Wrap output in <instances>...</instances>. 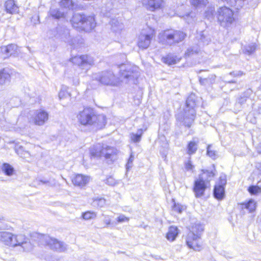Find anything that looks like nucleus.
<instances>
[{
	"label": "nucleus",
	"mask_w": 261,
	"mask_h": 261,
	"mask_svg": "<svg viewBox=\"0 0 261 261\" xmlns=\"http://www.w3.org/2000/svg\"><path fill=\"white\" fill-rule=\"evenodd\" d=\"M119 78L116 77L111 71H105L93 74L92 79L105 85L116 86L119 82L136 84L139 74L138 68L129 64L120 66Z\"/></svg>",
	"instance_id": "obj_1"
},
{
	"label": "nucleus",
	"mask_w": 261,
	"mask_h": 261,
	"mask_svg": "<svg viewBox=\"0 0 261 261\" xmlns=\"http://www.w3.org/2000/svg\"><path fill=\"white\" fill-rule=\"evenodd\" d=\"M78 122L84 126H93L97 129L103 128L106 124V117L104 115H96L93 109L87 108L77 115Z\"/></svg>",
	"instance_id": "obj_2"
},
{
	"label": "nucleus",
	"mask_w": 261,
	"mask_h": 261,
	"mask_svg": "<svg viewBox=\"0 0 261 261\" xmlns=\"http://www.w3.org/2000/svg\"><path fill=\"white\" fill-rule=\"evenodd\" d=\"M196 96L194 94L190 95L186 100V107L183 112L177 115V120L187 127H190L195 117Z\"/></svg>",
	"instance_id": "obj_3"
},
{
	"label": "nucleus",
	"mask_w": 261,
	"mask_h": 261,
	"mask_svg": "<svg viewBox=\"0 0 261 261\" xmlns=\"http://www.w3.org/2000/svg\"><path fill=\"white\" fill-rule=\"evenodd\" d=\"M203 229V226L199 223H195L191 227L186 238V244L190 248L195 251L202 249L201 235Z\"/></svg>",
	"instance_id": "obj_4"
},
{
	"label": "nucleus",
	"mask_w": 261,
	"mask_h": 261,
	"mask_svg": "<svg viewBox=\"0 0 261 261\" xmlns=\"http://www.w3.org/2000/svg\"><path fill=\"white\" fill-rule=\"evenodd\" d=\"M73 27L79 30L90 31L96 26V23L94 16L84 14L75 13L71 20Z\"/></svg>",
	"instance_id": "obj_5"
},
{
	"label": "nucleus",
	"mask_w": 261,
	"mask_h": 261,
	"mask_svg": "<svg viewBox=\"0 0 261 261\" xmlns=\"http://www.w3.org/2000/svg\"><path fill=\"white\" fill-rule=\"evenodd\" d=\"M202 173L194 181L193 191L195 197L199 198L204 195L206 189L210 185V181L214 176L212 171L202 170Z\"/></svg>",
	"instance_id": "obj_6"
},
{
	"label": "nucleus",
	"mask_w": 261,
	"mask_h": 261,
	"mask_svg": "<svg viewBox=\"0 0 261 261\" xmlns=\"http://www.w3.org/2000/svg\"><path fill=\"white\" fill-rule=\"evenodd\" d=\"M36 241L40 242L42 244L48 245L52 249L58 251H64L66 249L65 244L58 240L50 238L47 235L34 233L32 236Z\"/></svg>",
	"instance_id": "obj_7"
},
{
	"label": "nucleus",
	"mask_w": 261,
	"mask_h": 261,
	"mask_svg": "<svg viewBox=\"0 0 261 261\" xmlns=\"http://www.w3.org/2000/svg\"><path fill=\"white\" fill-rule=\"evenodd\" d=\"M185 37L186 34L184 32L178 31H165L159 35L161 42L170 45L182 41Z\"/></svg>",
	"instance_id": "obj_8"
},
{
	"label": "nucleus",
	"mask_w": 261,
	"mask_h": 261,
	"mask_svg": "<svg viewBox=\"0 0 261 261\" xmlns=\"http://www.w3.org/2000/svg\"><path fill=\"white\" fill-rule=\"evenodd\" d=\"M217 18L222 27H230L235 21L234 12L227 7H221L217 11Z\"/></svg>",
	"instance_id": "obj_9"
},
{
	"label": "nucleus",
	"mask_w": 261,
	"mask_h": 261,
	"mask_svg": "<svg viewBox=\"0 0 261 261\" xmlns=\"http://www.w3.org/2000/svg\"><path fill=\"white\" fill-rule=\"evenodd\" d=\"M155 36V31L154 30L148 28L142 31L139 36L138 40V46L140 48H147L151 42V39Z\"/></svg>",
	"instance_id": "obj_10"
},
{
	"label": "nucleus",
	"mask_w": 261,
	"mask_h": 261,
	"mask_svg": "<svg viewBox=\"0 0 261 261\" xmlns=\"http://www.w3.org/2000/svg\"><path fill=\"white\" fill-rule=\"evenodd\" d=\"M23 239L22 234L15 235L9 232L0 231V242L6 245L11 247L17 246L16 243L22 241Z\"/></svg>",
	"instance_id": "obj_11"
},
{
	"label": "nucleus",
	"mask_w": 261,
	"mask_h": 261,
	"mask_svg": "<svg viewBox=\"0 0 261 261\" xmlns=\"http://www.w3.org/2000/svg\"><path fill=\"white\" fill-rule=\"evenodd\" d=\"M118 150L115 147L104 145L102 151V157H104L107 162H113L117 159Z\"/></svg>",
	"instance_id": "obj_12"
},
{
	"label": "nucleus",
	"mask_w": 261,
	"mask_h": 261,
	"mask_svg": "<svg viewBox=\"0 0 261 261\" xmlns=\"http://www.w3.org/2000/svg\"><path fill=\"white\" fill-rule=\"evenodd\" d=\"M57 37L61 41L68 43L69 45L75 47L74 39H71L70 36L69 31L65 28H58Z\"/></svg>",
	"instance_id": "obj_13"
},
{
	"label": "nucleus",
	"mask_w": 261,
	"mask_h": 261,
	"mask_svg": "<svg viewBox=\"0 0 261 261\" xmlns=\"http://www.w3.org/2000/svg\"><path fill=\"white\" fill-rule=\"evenodd\" d=\"M71 62L75 64L83 67H87L94 63L93 59L88 55L75 56L71 58Z\"/></svg>",
	"instance_id": "obj_14"
},
{
	"label": "nucleus",
	"mask_w": 261,
	"mask_h": 261,
	"mask_svg": "<svg viewBox=\"0 0 261 261\" xmlns=\"http://www.w3.org/2000/svg\"><path fill=\"white\" fill-rule=\"evenodd\" d=\"M48 119V114L43 110H37L33 118V121L35 124L37 125H43Z\"/></svg>",
	"instance_id": "obj_15"
},
{
	"label": "nucleus",
	"mask_w": 261,
	"mask_h": 261,
	"mask_svg": "<svg viewBox=\"0 0 261 261\" xmlns=\"http://www.w3.org/2000/svg\"><path fill=\"white\" fill-rule=\"evenodd\" d=\"M220 180L221 185H215L214 189V196L218 199H222L224 195V188L223 185L225 184L226 181L225 179H221V177H220Z\"/></svg>",
	"instance_id": "obj_16"
},
{
	"label": "nucleus",
	"mask_w": 261,
	"mask_h": 261,
	"mask_svg": "<svg viewBox=\"0 0 261 261\" xmlns=\"http://www.w3.org/2000/svg\"><path fill=\"white\" fill-rule=\"evenodd\" d=\"M89 180V177L88 176L82 174H77L72 179V181L74 185L80 187L85 186Z\"/></svg>",
	"instance_id": "obj_17"
},
{
	"label": "nucleus",
	"mask_w": 261,
	"mask_h": 261,
	"mask_svg": "<svg viewBox=\"0 0 261 261\" xmlns=\"http://www.w3.org/2000/svg\"><path fill=\"white\" fill-rule=\"evenodd\" d=\"M180 59V58L178 57L174 54H169L165 57L162 58V61L168 65H172L178 63Z\"/></svg>",
	"instance_id": "obj_18"
},
{
	"label": "nucleus",
	"mask_w": 261,
	"mask_h": 261,
	"mask_svg": "<svg viewBox=\"0 0 261 261\" xmlns=\"http://www.w3.org/2000/svg\"><path fill=\"white\" fill-rule=\"evenodd\" d=\"M5 8L7 12L13 14L18 13L19 8L14 0H8L5 3Z\"/></svg>",
	"instance_id": "obj_19"
},
{
	"label": "nucleus",
	"mask_w": 261,
	"mask_h": 261,
	"mask_svg": "<svg viewBox=\"0 0 261 261\" xmlns=\"http://www.w3.org/2000/svg\"><path fill=\"white\" fill-rule=\"evenodd\" d=\"M104 145L97 144L90 148V154L93 157H102V151Z\"/></svg>",
	"instance_id": "obj_20"
},
{
	"label": "nucleus",
	"mask_w": 261,
	"mask_h": 261,
	"mask_svg": "<svg viewBox=\"0 0 261 261\" xmlns=\"http://www.w3.org/2000/svg\"><path fill=\"white\" fill-rule=\"evenodd\" d=\"M178 233L179 230L177 227L174 226H170L166 234V238L168 240L172 242L175 240Z\"/></svg>",
	"instance_id": "obj_21"
},
{
	"label": "nucleus",
	"mask_w": 261,
	"mask_h": 261,
	"mask_svg": "<svg viewBox=\"0 0 261 261\" xmlns=\"http://www.w3.org/2000/svg\"><path fill=\"white\" fill-rule=\"evenodd\" d=\"M163 3V0H149L147 4V8L149 10L153 11L162 8Z\"/></svg>",
	"instance_id": "obj_22"
},
{
	"label": "nucleus",
	"mask_w": 261,
	"mask_h": 261,
	"mask_svg": "<svg viewBox=\"0 0 261 261\" xmlns=\"http://www.w3.org/2000/svg\"><path fill=\"white\" fill-rule=\"evenodd\" d=\"M198 149V142L195 140L190 141L187 145V152L189 155L195 154Z\"/></svg>",
	"instance_id": "obj_23"
},
{
	"label": "nucleus",
	"mask_w": 261,
	"mask_h": 261,
	"mask_svg": "<svg viewBox=\"0 0 261 261\" xmlns=\"http://www.w3.org/2000/svg\"><path fill=\"white\" fill-rule=\"evenodd\" d=\"M22 237L23 239L22 241L18 242L17 244V246H20L22 247L23 250L25 251H29L31 250L33 248V246L32 244L28 241V239L25 238V237L22 234Z\"/></svg>",
	"instance_id": "obj_24"
},
{
	"label": "nucleus",
	"mask_w": 261,
	"mask_h": 261,
	"mask_svg": "<svg viewBox=\"0 0 261 261\" xmlns=\"http://www.w3.org/2000/svg\"><path fill=\"white\" fill-rule=\"evenodd\" d=\"M17 45L15 44H9L6 46L2 47L1 50L2 52L5 53L7 55H12L15 53L17 49Z\"/></svg>",
	"instance_id": "obj_25"
},
{
	"label": "nucleus",
	"mask_w": 261,
	"mask_h": 261,
	"mask_svg": "<svg viewBox=\"0 0 261 261\" xmlns=\"http://www.w3.org/2000/svg\"><path fill=\"white\" fill-rule=\"evenodd\" d=\"M146 130V128L143 130V129H139L137 130V132L136 134L135 133H132L130 134V138L131 140L135 143L139 142L141 139L142 135L144 131H145Z\"/></svg>",
	"instance_id": "obj_26"
},
{
	"label": "nucleus",
	"mask_w": 261,
	"mask_h": 261,
	"mask_svg": "<svg viewBox=\"0 0 261 261\" xmlns=\"http://www.w3.org/2000/svg\"><path fill=\"white\" fill-rule=\"evenodd\" d=\"M112 29L114 32H118L122 30L123 28V24L120 22L117 19H113L111 21Z\"/></svg>",
	"instance_id": "obj_27"
},
{
	"label": "nucleus",
	"mask_w": 261,
	"mask_h": 261,
	"mask_svg": "<svg viewBox=\"0 0 261 261\" xmlns=\"http://www.w3.org/2000/svg\"><path fill=\"white\" fill-rule=\"evenodd\" d=\"M10 75L7 69L0 70V84L2 85L9 81Z\"/></svg>",
	"instance_id": "obj_28"
},
{
	"label": "nucleus",
	"mask_w": 261,
	"mask_h": 261,
	"mask_svg": "<svg viewBox=\"0 0 261 261\" xmlns=\"http://www.w3.org/2000/svg\"><path fill=\"white\" fill-rule=\"evenodd\" d=\"M257 47V46L255 43H250L244 46L243 51L245 54L250 55L255 52Z\"/></svg>",
	"instance_id": "obj_29"
},
{
	"label": "nucleus",
	"mask_w": 261,
	"mask_h": 261,
	"mask_svg": "<svg viewBox=\"0 0 261 261\" xmlns=\"http://www.w3.org/2000/svg\"><path fill=\"white\" fill-rule=\"evenodd\" d=\"M60 5L63 8L71 10L73 9L74 4L72 0H61Z\"/></svg>",
	"instance_id": "obj_30"
},
{
	"label": "nucleus",
	"mask_w": 261,
	"mask_h": 261,
	"mask_svg": "<svg viewBox=\"0 0 261 261\" xmlns=\"http://www.w3.org/2000/svg\"><path fill=\"white\" fill-rule=\"evenodd\" d=\"M2 170L6 175L11 176L13 173L14 168L10 164L8 163H4L2 167Z\"/></svg>",
	"instance_id": "obj_31"
},
{
	"label": "nucleus",
	"mask_w": 261,
	"mask_h": 261,
	"mask_svg": "<svg viewBox=\"0 0 261 261\" xmlns=\"http://www.w3.org/2000/svg\"><path fill=\"white\" fill-rule=\"evenodd\" d=\"M191 4L196 8L205 7L208 3V0H190Z\"/></svg>",
	"instance_id": "obj_32"
},
{
	"label": "nucleus",
	"mask_w": 261,
	"mask_h": 261,
	"mask_svg": "<svg viewBox=\"0 0 261 261\" xmlns=\"http://www.w3.org/2000/svg\"><path fill=\"white\" fill-rule=\"evenodd\" d=\"M50 14L53 17L56 19L64 17V13L61 12L58 9L51 8L50 10Z\"/></svg>",
	"instance_id": "obj_33"
},
{
	"label": "nucleus",
	"mask_w": 261,
	"mask_h": 261,
	"mask_svg": "<svg viewBox=\"0 0 261 261\" xmlns=\"http://www.w3.org/2000/svg\"><path fill=\"white\" fill-rule=\"evenodd\" d=\"M242 205L244 206L245 208L248 210L250 212L254 211L256 208V203L252 199H250L248 202Z\"/></svg>",
	"instance_id": "obj_34"
},
{
	"label": "nucleus",
	"mask_w": 261,
	"mask_h": 261,
	"mask_svg": "<svg viewBox=\"0 0 261 261\" xmlns=\"http://www.w3.org/2000/svg\"><path fill=\"white\" fill-rule=\"evenodd\" d=\"M59 97L61 100L65 98L68 99L70 98V94L67 91V88H62L59 93Z\"/></svg>",
	"instance_id": "obj_35"
},
{
	"label": "nucleus",
	"mask_w": 261,
	"mask_h": 261,
	"mask_svg": "<svg viewBox=\"0 0 261 261\" xmlns=\"http://www.w3.org/2000/svg\"><path fill=\"white\" fill-rule=\"evenodd\" d=\"M16 152L21 158L23 159H27L30 155V153L28 151H24L22 147H19V148L16 149Z\"/></svg>",
	"instance_id": "obj_36"
},
{
	"label": "nucleus",
	"mask_w": 261,
	"mask_h": 261,
	"mask_svg": "<svg viewBox=\"0 0 261 261\" xmlns=\"http://www.w3.org/2000/svg\"><path fill=\"white\" fill-rule=\"evenodd\" d=\"M93 204L94 206H97L99 207H102L106 204V200L103 198L95 199L93 201Z\"/></svg>",
	"instance_id": "obj_37"
},
{
	"label": "nucleus",
	"mask_w": 261,
	"mask_h": 261,
	"mask_svg": "<svg viewBox=\"0 0 261 261\" xmlns=\"http://www.w3.org/2000/svg\"><path fill=\"white\" fill-rule=\"evenodd\" d=\"M207 154L213 159H215L217 158V152L215 150L212 149V146L211 145H208L207 146Z\"/></svg>",
	"instance_id": "obj_38"
},
{
	"label": "nucleus",
	"mask_w": 261,
	"mask_h": 261,
	"mask_svg": "<svg viewBox=\"0 0 261 261\" xmlns=\"http://www.w3.org/2000/svg\"><path fill=\"white\" fill-rule=\"evenodd\" d=\"M190 157L187 161L185 163V168L186 171L193 172L194 166L192 165Z\"/></svg>",
	"instance_id": "obj_39"
},
{
	"label": "nucleus",
	"mask_w": 261,
	"mask_h": 261,
	"mask_svg": "<svg viewBox=\"0 0 261 261\" xmlns=\"http://www.w3.org/2000/svg\"><path fill=\"white\" fill-rule=\"evenodd\" d=\"M185 209V206L176 203H174V205L172 207L173 211L178 213H181Z\"/></svg>",
	"instance_id": "obj_40"
},
{
	"label": "nucleus",
	"mask_w": 261,
	"mask_h": 261,
	"mask_svg": "<svg viewBox=\"0 0 261 261\" xmlns=\"http://www.w3.org/2000/svg\"><path fill=\"white\" fill-rule=\"evenodd\" d=\"M82 217L84 219L89 220L94 218L96 217V214L94 212H87L83 214Z\"/></svg>",
	"instance_id": "obj_41"
},
{
	"label": "nucleus",
	"mask_w": 261,
	"mask_h": 261,
	"mask_svg": "<svg viewBox=\"0 0 261 261\" xmlns=\"http://www.w3.org/2000/svg\"><path fill=\"white\" fill-rule=\"evenodd\" d=\"M215 79V76L212 75V77L211 78L208 79H202L200 78L199 80V82L201 84L205 85L206 83H212L214 81Z\"/></svg>",
	"instance_id": "obj_42"
},
{
	"label": "nucleus",
	"mask_w": 261,
	"mask_h": 261,
	"mask_svg": "<svg viewBox=\"0 0 261 261\" xmlns=\"http://www.w3.org/2000/svg\"><path fill=\"white\" fill-rule=\"evenodd\" d=\"M248 191L251 194H255L259 192H260L261 189L258 186H252L249 188Z\"/></svg>",
	"instance_id": "obj_43"
},
{
	"label": "nucleus",
	"mask_w": 261,
	"mask_h": 261,
	"mask_svg": "<svg viewBox=\"0 0 261 261\" xmlns=\"http://www.w3.org/2000/svg\"><path fill=\"white\" fill-rule=\"evenodd\" d=\"M134 160V156L133 154H131L126 165V169L127 170H128L130 168H132Z\"/></svg>",
	"instance_id": "obj_44"
},
{
	"label": "nucleus",
	"mask_w": 261,
	"mask_h": 261,
	"mask_svg": "<svg viewBox=\"0 0 261 261\" xmlns=\"http://www.w3.org/2000/svg\"><path fill=\"white\" fill-rule=\"evenodd\" d=\"M8 227L3 217H0V230L8 229Z\"/></svg>",
	"instance_id": "obj_45"
},
{
	"label": "nucleus",
	"mask_w": 261,
	"mask_h": 261,
	"mask_svg": "<svg viewBox=\"0 0 261 261\" xmlns=\"http://www.w3.org/2000/svg\"><path fill=\"white\" fill-rule=\"evenodd\" d=\"M254 173L258 175L259 177H261V163H257L256 164Z\"/></svg>",
	"instance_id": "obj_46"
},
{
	"label": "nucleus",
	"mask_w": 261,
	"mask_h": 261,
	"mask_svg": "<svg viewBox=\"0 0 261 261\" xmlns=\"http://www.w3.org/2000/svg\"><path fill=\"white\" fill-rule=\"evenodd\" d=\"M117 222L118 223H123L128 222L129 220V218L126 217L124 215H120L117 218Z\"/></svg>",
	"instance_id": "obj_47"
},
{
	"label": "nucleus",
	"mask_w": 261,
	"mask_h": 261,
	"mask_svg": "<svg viewBox=\"0 0 261 261\" xmlns=\"http://www.w3.org/2000/svg\"><path fill=\"white\" fill-rule=\"evenodd\" d=\"M106 183L110 186H113L116 185V181L113 177L110 176L106 179Z\"/></svg>",
	"instance_id": "obj_48"
},
{
	"label": "nucleus",
	"mask_w": 261,
	"mask_h": 261,
	"mask_svg": "<svg viewBox=\"0 0 261 261\" xmlns=\"http://www.w3.org/2000/svg\"><path fill=\"white\" fill-rule=\"evenodd\" d=\"M214 10L213 8H210V10L207 12H206L205 16L207 17L208 19H210L212 16Z\"/></svg>",
	"instance_id": "obj_49"
},
{
	"label": "nucleus",
	"mask_w": 261,
	"mask_h": 261,
	"mask_svg": "<svg viewBox=\"0 0 261 261\" xmlns=\"http://www.w3.org/2000/svg\"><path fill=\"white\" fill-rule=\"evenodd\" d=\"M246 100H247L246 97H241L239 99L238 102H239V103L242 105V104L244 103V102H245L246 101Z\"/></svg>",
	"instance_id": "obj_50"
},
{
	"label": "nucleus",
	"mask_w": 261,
	"mask_h": 261,
	"mask_svg": "<svg viewBox=\"0 0 261 261\" xmlns=\"http://www.w3.org/2000/svg\"><path fill=\"white\" fill-rule=\"evenodd\" d=\"M193 50L191 48H189L187 49V51L185 53V56L186 57L190 56L193 53Z\"/></svg>",
	"instance_id": "obj_51"
},
{
	"label": "nucleus",
	"mask_w": 261,
	"mask_h": 261,
	"mask_svg": "<svg viewBox=\"0 0 261 261\" xmlns=\"http://www.w3.org/2000/svg\"><path fill=\"white\" fill-rule=\"evenodd\" d=\"M230 74H232L234 76H240V75H242L243 73L241 71H238V72H231Z\"/></svg>",
	"instance_id": "obj_52"
},
{
	"label": "nucleus",
	"mask_w": 261,
	"mask_h": 261,
	"mask_svg": "<svg viewBox=\"0 0 261 261\" xmlns=\"http://www.w3.org/2000/svg\"><path fill=\"white\" fill-rule=\"evenodd\" d=\"M104 222L107 225H109L111 223V220L108 217H106L104 219Z\"/></svg>",
	"instance_id": "obj_53"
},
{
	"label": "nucleus",
	"mask_w": 261,
	"mask_h": 261,
	"mask_svg": "<svg viewBox=\"0 0 261 261\" xmlns=\"http://www.w3.org/2000/svg\"><path fill=\"white\" fill-rule=\"evenodd\" d=\"M79 82L78 80H76L75 81H74V84L75 85L79 84Z\"/></svg>",
	"instance_id": "obj_54"
},
{
	"label": "nucleus",
	"mask_w": 261,
	"mask_h": 261,
	"mask_svg": "<svg viewBox=\"0 0 261 261\" xmlns=\"http://www.w3.org/2000/svg\"><path fill=\"white\" fill-rule=\"evenodd\" d=\"M258 152L259 153H261V149H260V150H259V149H258Z\"/></svg>",
	"instance_id": "obj_55"
},
{
	"label": "nucleus",
	"mask_w": 261,
	"mask_h": 261,
	"mask_svg": "<svg viewBox=\"0 0 261 261\" xmlns=\"http://www.w3.org/2000/svg\"><path fill=\"white\" fill-rule=\"evenodd\" d=\"M190 14H188V15H186V17H189L190 16Z\"/></svg>",
	"instance_id": "obj_56"
},
{
	"label": "nucleus",
	"mask_w": 261,
	"mask_h": 261,
	"mask_svg": "<svg viewBox=\"0 0 261 261\" xmlns=\"http://www.w3.org/2000/svg\"><path fill=\"white\" fill-rule=\"evenodd\" d=\"M260 89H261V84H260Z\"/></svg>",
	"instance_id": "obj_57"
}]
</instances>
